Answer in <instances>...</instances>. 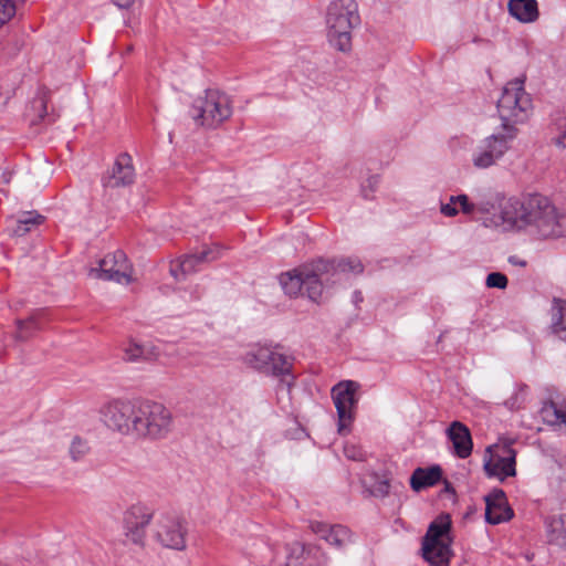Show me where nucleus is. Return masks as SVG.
<instances>
[{
  "label": "nucleus",
  "mask_w": 566,
  "mask_h": 566,
  "mask_svg": "<svg viewBox=\"0 0 566 566\" xmlns=\"http://www.w3.org/2000/svg\"><path fill=\"white\" fill-rule=\"evenodd\" d=\"M229 96L217 90L206 91L205 96L198 97L191 107V117L199 126L216 128L232 115Z\"/></svg>",
  "instance_id": "423d86ee"
},
{
  "label": "nucleus",
  "mask_w": 566,
  "mask_h": 566,
  "mask_svg": "<svg viewBox=\"0 0 566 566\" xmlns=\"http://www.w3.org/2000/svg\"><path fill=\"white\" fill-rule=\"evenodd\" d=\"M187 528L176 514L163 513L154 524V537L164 547L176 551L186 548Z\"/></svg>",
  "instance_id": "9b49d317"
},
{
  "label": "nucleus",
  "mask_w": 566,
  "mask_h": 566,
  "mask_svg": "<svg viewBox=\"0 0 566 566\" xmlns=\"http://www.w3.org/2000/svg\"><path fill=\"white\" fill-rule=\"evenodd\" d=\"M220 256V249L216 245L213 248H205L199 252L185 255L170 266V273L177 280L192 274L199 270L203 262L217 260Z\"/></svg>",
  "instance_id": "2eb2a0df"
},
{
  "label": "nucleus",
  "mask_w": 566,
  "mask_h": 566,
  "mask_svg": "<svg viewBox=\"0 0 566 566\" xmlns=\"http://www.w3.org/2000/svg\"><path fill=\"white\" fill-rule=\"evenodd\" d=\"M451 523L448 517L432 522L422 539V556L431 566H449Z\"/></svg>",
  "instance_id": "6e6552de"
},
{
  "label": "nucleus",
  "mask_w": 566,
  "mask_h": 566,
  "mask_svg": "<svg viewBox=\"0 0 566 566\" xmlns=\"http://www.w3.org/2000/svg\"><path fill=\"white\" fill-rule=\"evenodd\" d=\"M38 329L39 324L35 316H30L27 319H18L15 339L24 342L29 339Z\"/></svg>",
  "instance_id": "c85d7f7f"
},
{
  "label": "nucleus",
  "mask_w": 566,
  "mask_h": 566,
  "mask_svg": "<svg viewBox=\"0 0 566 566\" xmlns=\"http://www.w3.org/2000/svg\"><path fill=\"white\" fill-rule=\"evenodd\" d=\"M558 134L552 138V144L558 148H566V123L558 126Z\"/></svg>",
  "instance_id": "a19ab883"
},
{
  "label": "nucleus",
  "mask_w": 566,
  "mask_h": 566,
  "mask_svg": "<svg viewBox=\"0 0 566 566\" xmlns=\"http://www.w3.org/2000/svg\"><path fill=\"white\" fill-rule=\"evenodd\" d=\"M455 197L457 196H451L447 203L441 205L440 211L442 214L447 217H454L459 213V210L457 209L458 201Z\"/></svg>",
  "instance_id": "58836bf2"
},
{
  "label": "nucleus",
  "mask_w": 566,
  "mask_h": 566,
  "mask_svg": "<svg viewBox=\"0 0 566 566\" xmlns=\"http://www.w3.org/2000/svg\"><path fill=\"white\" fill-rule=\"evenodd\" d=\"M328 562H321L314 555H305L304 565L303 566H325Z\"/></svg>",
  "instance_id": "79ce46f5"
},
{
  "label": "nucleus",
  "mask_w": 566,
  "mask_h": 566,
  "mask_svg": "<svg viewBox=\"0 0 566 566\" xmlns=\"http://www.w3.org/2000/svg\"><path fill=\"white\" fill-rule=\"evenodd\" d=\"M126 361H139L149 358V352L140 344L129 342L123 349Z\"/></svg>",
  "instance_id": "7c9ffc66"
},
{
  "label": "nucleus",
  "mask_w": 566,
  "mask_h": 566,
  "mask_svg": "<svg viewBox=\"0 0 566 566\" xmlns=\"http://www.w3.org/2000/svg\"><path fill=\"white\" fill-rule=\"evenodd\" d=\"M344 454L347 459L354 461H361L364 459V453L360 448L353 443H346L344 447Z\"/></svg>",
  "instance_id": "4c0bfd02"
},
{
  "label": "nucleus",
  "mask_w": 566,
  "mask_h": 566,
  "mask_svg": "<svg viewBox=\"0 0 566 566\" xmlns=\"http://www.w3.org/2000/svg\"><path fill=\"white\" fill-rule=\"evenodd\" d=\"M146 527L147 526L124 525L125 536L133 544L143 547L145 544Z\"/></svg>",
  "instance_id": "473e14b6"
},
{
  "label": "nucleus",
  "mask_w": 566,
  "mask_h": 566,
  "mask_svg": "<svg viewBox=\"0 0 566 566\" xmlns=\"http://www.w3.org/2000/svg\"><path fill=\"white\" fill-rule=\"evenodd\" d=\"M333 264L318 260L303 264L293 271L281 274L280 283L284 292L290 296H297L305 291L307 297L318 302L323 294L325 283L329 281V269Z\"/></svg>",
  "instance_id": "f03ea898"
},
{
  "label": "nucleus",
  "mask_w": 566,
  "mask_h": 566,
  "mask_svg": "<svg viewBox=\"0 0 566 566\" xmlns=\"http://www.w3.org/2000/svg\"><path fill=\"white\" fill-rule=\"evenodd\" d=\"M446 491H449V483L446 482Z\"/></svg>",
  "instance_id": "49530a36"
},
{
  "label": "nucleus",
  "mask_w": 566,
  "mask_h": 566,
  "mask_svg": "<svg viewBox=\"0 0 566 566\" xmlns=\"http://www.w3.org/2000/svg\"><path fill=\"white\" fill-rule=\"evenodd\" d=\"M268 367L261 369V373L275 377L291 376L293 363L290 357L280 353L276 347L269 346V358H265Z\"/></svg>",
  "instance_id": "412c9836"
},
{
  "label": "nucleus",
  "mask_w": 566,
  "mask_h": 566,
  "mask_svg": "<svg viewBox=\"0 0 566 566\" xmlns=\"http://www.w3.org/2000/svg\"><path fill=\"white\" fill-rule=\"evenodd\" d=\"M546 530L549 543L566 549V514L549 517Z\"/></svg>",
  "instance_id": "393cba45"
},
{
  "label": "nucleus",
  "mask_w": 566,
  "mask_h": 566,
  "mask_svg": "<svg viewBox=\"0 0 566 566\" xmlns=\"http://www.w3.org/2000/svg\"><path fill=\"white\" fill-rule=\"evenodd\" d=\"M40 103H41V106L45 107L43 99H41Z\"/></svg>",
  "instance_id": "de8ad7c7"
},
{
  "label": "nucleus",
  "mask_w": 566,
  "mask_h": 566,
  "mask_svg": "<svg viewBox=\"0 0 566 566\" xmlns=\"http://www.w3.org/2000/svg\"><path fill=\"white\" fill-rule=\"evenodd\" d=\"M354 296H355V301H356V302H358V301H359V302H360V301H363V296H361V293H360V292H355Z\"/></svg>",
  "instance_id": "a18cd8bd"
},
{
  "label": "nucleus",
  "mask_w": 566,
  "mask_h": 566,
  "mask_svg": "<svg viewBox=\"0 0 566 566\" xmlns=\"http://www.w3.org/2000/svg\"><path fill=\"white\" fill-rule=\"evenodd\" d=\"M485 520L489 524L496 525L507 522L513 517L503 490L494 489L485 496Z\"/></svg>",
  "instance_id": "f3484780"
},
{
  "label": "nucleus",
  "mask_w": 566,
  "mask_h": 566,
  "mask_svg": "<svg viewBox=\"0 0 566 566\" xmlns=\"http://www.w3.org/2000/svg\"><path fill=\"white\" fill-rule=\"evenodd\" d=\"M509 262L511 264L518 265V266H525L526 265V262L524 260H521V259H518L515 255L510 256L509 258Z\"/></svg>",
  "instance_id": "c03bdc74"
},
{
  "label": "nucleus",
  "mask_w": 566,
  "mask_h": 566,
  "mask_svg": "<svg viewBox=\"0 0 566 566\" xmlns=\"http://www.w3.org/2000/svg\"><path fill=\"white\" fill-rule=\"evenodd\" d=\"M359 384L354 380H342L332 388V398L338 417V432L345 434L355 418V410L358 402L356 396Z\"/></svg>",
  "instance_id": "1a4fd4ad"
},
{
  "label": "nucleus",
  "mask_w": 566,
  "mask_h": 566,
  "mask_svg": "<svg viewBox=\"0 0 566 566\" xmlns=\"http://www.w3.org/2000/svg\"><path fill=\"white\" fill-rule=\"evenodd\" d=\"M134 180L133 159L130 155L123 153L117 156L108 177L104 180V185L111 188L124 187L133 184Z\"/></svg>",
  "instance_id": "a211bd4d"
},
{
  "label": "nucleus",
  "mask_w": 566,
  "mask_h": 566,
  "mask_svg": "<svg viewBox=\"0 0 566 566\" xmlns=\"http://www.w3.org/2000/svg\"><path fill=\"white\" fill-rule=\"evenodd\" d=\"M355 0H334L327 7L326 27L329 44L340 52L352 49V30L359 24Z\"/></svg>",
  "instance_id": "7ed1b4c3"
},
{
  "label": "nucleus",
  "mask_w": 566,
  "mask_h": 566,
  "mask_svg": "<svg viewBox=\"0 0 566 566\" xmlns=\"http://www.w3.org/2000/svg\"><path fill=\"white\" fill-rule=\"evenodd\" d=\"M484 226L504 231L524 229L543 239L558 238L566 234V213L559 212L548 198L535 193L507 199L500 214L485 219Z\"/></svg>",
  "instance_id": "f257e3e1"
},
{
  "label": "nucleus",
  "mask_w": 566,
  "mask_h": 566,
  "mask_svg": "<svg viewBox=\"0 0 566 566\" xmlns=\"http://www.w3.org/2000/svg\"><path fill=\"white\" fill-rule=\"evenodd\" d=\"M139 401L113 399L99 409L102 422L122 436L135 437Z\"/></svg>",
  "instance_id": "0eeeda50"
},
{
  "label": "nucleus",
  "mask_w": 566,
  "mask_h": 566,
  "mask_svg": "<svg viewBox=\"0 0 566 566\" xmlns=\"http://www.w3.org/2000/svg\"><path fill=\"white\" fill-rule=\"evenodd\" d=\"M135 437L150 440L165 439L174 428L171 411L160 402L139 401Z\"/></svg>",
  "instance_id": "39448f33"
},
{
  "label": "nucleus",
  "mask_w": 566,
  "mask_h": 566,
  "mask_svg": "<svg viewBox=\"0 0 566 566\" xmlns=\"http://www.w3.org/2000/svg\"><path fill=\"white\" fill-rule=\"evenodd\" d=\"M526 391H527L526 385L518 386L514 396L511 397L510 399H507L505 405L511 409L520 408L521 403L525 400Z\"/></svg>",
  "instance_id": "c9c22d12"
},
{
  "label": "nucleus",
  "mask_w": 566,
  "mask_h": 566,
  "mask_svg": "<svg viewBox=\"0 0 566 566\" xmlns=\"http://www.w3.org/2000/svg\"><path fill=\"white\" fill-rule=\"evenodd\" d=\"M507 277L500 272H492L486 276L485 284L488 287L505 289L507 286Z\"/></svg>",
  "instance_id": "f704fd0d"
},
{
  "label": "nucleus",
  "mask_w": 566,
  "mask_h": 566,
  "mask_svg": "<svg viewBox=\"0 0 566 566\" xmlns=\"http://www.w3.org/2000/svg\"><path fill=\"white\" fill-rule=\"evenodd\" d=\"M516 451L507 444H494L486 449L483 468L489 478L504 481L516 474Z\"/></svg>",
  "instance_id": "f8f14e48"
},
{
  "label": "nucleus",
  "mask_w": 566,
  "mask_h": 566,
  "mask_svg": "<svg viewBox=\"0 0 566 566\" xmlns=\"http://www.w3.org/2000/svg\"><path fill=\"white\" fill-rule=\"evenodd\" d=\"M509 12L512 17L523 23H531L538 18L536 0H510Z\"/></svg>",
  "instance_id": "5701e85b"
},
{
  "label": "nucleus",
  "mask_w": 566,
  "mask_h": 566,
  "mask_svg": "<svg viewBox=\"0 0 566 566\" xmlns=\"http://www.w3.org/2000/svg\"><path fill=\"white\" fill-rule=\"evenodd\" d=\"M543 421L549 426H566L565 400L556 391H549L539 410Z\"/></svg>",
  "instance_id": "6ab92c4d"
},
{
  "label": "nucleus",
  "mask_w": 566,
  "mask_h": 566,
  "mask_svg": "<svg viewBox=\"0 0 566 566\" xmlns=\"http://www.w3.org/2000/svg\"><path fill=\"white\" fill-rule=\"evenodd\" d=\"M133 271L126 254L117 250L101 259L97 268H90L87 274L93 279L127 285L133 282Z\"/></svg>",
  "instance_id": "9d476101"
},
{
  "label": "nucleus",
  "mask_w": 566,
  "mask_h": 566,
  "mask_svg": "<svg viewBox=\"0 0 566 566\" xmlns=\"http://www.w3.org/2000/svg\"><path fill=\"white\" fill-rule=\"evenodd\" d=\"M455 199L463 213L471 214L475 210V205L469 201V197L467 195H458Z\"/></svg>",
  "instance_id": "ea45409f"
},
{
  "label": "nucleus",
  "mask_w": 566,
  "mask_h": 566,
  "mask_svg": "<svg viewBox=\"0 0 566 566\" xmlns=\"http://www.w3.org/2000/svg\"><path fill=\"white\" fill-rule=\"evenodd\" d=\"M113 1L117 7L126 9V8H129L134 3L135 0H113Z\"/></svg>",
  "instance_id": "37998d69"
},
{
  "label": "nucleus",
  "mask_w": 566,
  "mask_h": 566,
  "mask_svg": "<svg viewBox=\"0 0 566 566\" xmlns=\"http://www.w3.org/2000/svg\"><path fill=\"white\" fill-rule=\"evenodd\" d=\"M551 329L558 338L566 340V301L554 298L551 308Z\"/></svg>",
  "instance_id": "b1692460"
},
{
  "label": "nucleus",
  "mask_w": 566,
  "mask_h": 566,
  "mask_svg": "<svg viewBox=\"0 0 566 566\" xmlns=\"http://www.w3.org/2000/svg\"><path fill=\"white\" fill-rule=\"evenodd\" d=\"M284 558L275 557L271 566H303L305 555H314L321 562H328V555L317 545L293 542L285 548Z\"/></svg>",
  "instance_id": "4468645a"
},
{
  "label": "nucleus",
  "mask_w": 566,
  "mask_h": 566,
  "mask_svg": "<svg viewBox=\"0 0 566 566\" xmlns=\"http://www.w3.org/2000/svg\"><path fill=\"white\" fill-rule=\"evenodd\" d=\"M17 8L11 0H0V27L7 23L15 14Z\"/></svg>",
  "instance_id": "72a5a7b5"
},
{
  "label": "nucleus",
  "mask_w": 566,
  "mask_h": 566,
  "mask_svg": "<svg viewBox=\"0 0 566 566\" xmlns=\"http://www.w3.org/2000/svg\"><path fill=\"white\" fill-rule=\"evenodd\" d=\"M329 264H333V268L329 269V274L332 276L336 275L337 273H346V272H353V273H361L363 272V264L360 261L356 259H346L340 260L337 264L335 262L326 261Z\"/></svg>",
  "instance_id": "c756f323"
},
{
  "label": "nucleus",
  "mask_w": 566,
  "mask_h": 566,
  "mask_svg": "<svg viewBox=\"0 0 566 566\" xmlns=\"http://www.w3.org/2000/svg\"><path fill=\"white\" fill-rule=\"evenodd\" d=\"M442 478V470L439 465L430 468H417L411 478L410 485L413 491L436 485Z\"/></svg>",
  "instance_id": "4be33fe9"
},
{
  "label": "nucleus",
  "mask_w": 566,
  "mask_h": 566,
  "mask_svg": "<svg viewBox=\"0 0 566 566\" xmlns=\"http://www.w3.org/2000/svg\"><path fill=\"white\" fill-rule=\"evenodd\" d=\"M313 533L337 549H343L354 543V534L352 531L340 524L328 525L323 522L313 521L310 524Z\"/></svg>",
  "instance_id": "dca6fc26"
},
{
  "label": "nucleus",
  "mask_w": 566,
  "mask_h": 566,
  "mask_svg": "<svg viewBox=\"0 0 566 566\" xmlns=\"http://www.w3.org/2000/svg\"><path fill=\"white\" fill-rule=\"evenodd\" d=\"M379 185V176H370L366 179V181L361 185V192L366 199L373 197V193L376 191Z\"/></svg>",
  "instance_id": "e433bc0d"
},
{
  "label": "nucleus",
  "mask_w": 566,
  "mask_h": 566,
  "mask_svg": "<svg viewBox=\"0 0 566 566\" xmlns=\"http://www.w3.org/2000/svg\"><path fill=\"white\" fill-rule=\"evenodd\" d=\"M91 451L88 442L80 437L73 438L69 453L74 462L82 461Z\"/></svg>",
  "instance_id": "2f4dec72"
},
{
  "label": "nucleus",
  "mask_w": 566,
  "mask_h": 566,
  "mask_svg": "<svg viewBox=\"0 0 566 566\" xmlns=\"http://www.w3.org/2000/svg\"><path fill=\"white\" fill-rule=\"evenodd\" d=\"M531 106V98L524 90L523 80L515 78L503 87L497 101V112L509 138H515L517 134L515 125L527 119Z\"/></svg>",
  "instance_id": "20e7f679"
},
{
  "label": "nucleus",
  "mask_w": 566,
  "mask_h": 566,
  "mask_svg": "<svg viewBox=\"0 0 566 566\" xmlns=\"http://www.w3.org/2000/svg\"><path fill=\"white\" fill-rule=\"evenodd\" d=\"M153 517V511L143 503L130 505L124 513V525L148 526Z\"/></svg>",
  "instance_id": "a878e982"
},
{
  "label": "nucleus",
  "mask_w": 566,
  "mask_h": 566,
  "mask_svg": "<svg viewBox=\"0 0 566 566\" xmlns=\"http://www.w3.org/2000/svg\"><path fill=\"white\" fill-rule=\"evenodd\" d=\"M447 437L452 442L454 453L460 459L471 455L473 449L472 437L469 428L460 422L453 421L447 429Z\"/></svg>",
  "instance_id": "aec40b11"
},
{
  "label": "nucleus",
  "mask_w": 566,
  "mask_h": 566,
  "mask_svg": "<svg viewBox=\"0 0 566 566\" xmlns=\"http://www.w3.org/2000/svg\"><path fill=\"white\" fill-rule=\"evenodd\" d=\"M44 221V217L38 211H23L15 220V226L11 229V233L17 237H23L33 228L39 227Z\"/></svg>",
  "instance_id": "bb28decb"
},
{
  "label": "nucleus",
  "mask_w": 566,
  "mask_h": 566,
  "mask_svg": "<svg viewBox=\"0 0 566 566\" xmlns=\"http://www.w3.org/2000/svg\"><path fill=\"white\" fill-rule=\"evenodd\" d=\"M509 138L505 134H494L484 138L472 155V163L479 169L489 168L497 163L509 150Z\"/></svg>",
  "instance_id": "ddd939ff"
},
{
  "label": "nucleus",
  "mask_w": 566,
  "mask_h": 566,
  "mask_svg": "<svg viewBox=\"0 0 566 566\" xmlns=\"http://www.w3.org/2000/svg\"><path fill=\"white\" fill-rule=\"evenodd\" d=\"M265 358H269V346L259 344L251 346L242 356L243 363L258 371L268 367Z\"/></svg>",
  "instance_id": "cd10ccee"
}]
</instances>
